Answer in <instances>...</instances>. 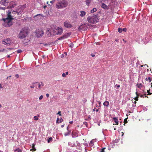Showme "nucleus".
I'll return each mask as SVG.
<instances>
[{"label":"nucleus","mask_w":152,"mask_h":152,"mask_svg":"<svg viewBox=\"0 0 152 152\" xmlns=\"http://www.w3.org/2000/svg\"><path fill=\"white\" fill-rule=\"evenodd\" d=\"M13 12H9L7 15V17L6 18H3L2 20L4 21L3 25L6 27H9L12 24V20L13 19Z\"/></svg>","instance_id":"obj_1"},{"label":"nucleus","mask_w":152,"mask_h":152,"mask_svg":"<svg viewBox=\"0 0 152 152\" xmlns=\"http://www.w3.org/2000/svg\"><path fill=\"white\" fill-rule=\"evenodd\" d=\"M87 20L90 23L95 24L99 21L97 15L89 16L87 18Z\"/></svg>","instance_id":"obj_2"},{"label":"nucleus","mask_w":152,"mask_h":152,"mask_svg":"<svg viewBox=\"0 0 152 152\" xmlns=\"http://www.w3.org/2000/svg\"><path fill=\"white\" fill-rule=\"evenodd\" d=\"M68 4V3L67 1L63 0L57 3L56 7L58 9H62L66 7Z\"/></svg>","instance_id":"obj_3"},{"label":"nucleus","mask_w":152,"mask_h":152,"mask_svg":"<svg viewBox=\"0 0 152 152\" xmlns=\"http://www.w3.org/2000/svg\"><path fill=\"white\" fill-rule=\"evenodd\" d=\"M28 34V32L22 29L19 34L18 37L20 39H23Z\"/></svg>","instance_id":"obj_4"},{"label":"nucleus","mask_w":152,"mask_h":152,"mask_svg":"<svg viewBox=\"0 0 152 152\" xmlns=\"http://www.w3.org/2000/svg\"><path fill=\"white\" fill-rule=\"evenodd\" d=\"M36 35L38 37H40L43 36L44 34V31L43 30L38 29L35 31Z\"/></svg>","instance_id":"obj_5"},{"label":"nucleus","mask_w":152,"mask_h":152,"mask_svg":"<svg viewBox=\"0 0 152 152\" xmlns=\"http://www.w3.org/2000/svg\"><path fill=\"white\" fill-rule=\"evenodd\" d=\"M57 32L55 33L54 32L53 33V34L56 35H58V34H61L63 31V29L62 27H58L56 29Z\"/></svg>","instance_id":"obj_6"},{"label":"nucleus","mask_w":152,"mask_h":152,"mask_svg":"<svg viewBox=\"0 0 152 152\" xmlns=\"http://www.w3.org/2000/svg\"><path fill=\"white\" fill-rule=\"evenodd\" d=\"M11 43V41L9 38L5 39L2 41V44L6 45H9Z\"/></svg>","instance_id":"obj_7"},{"label":"nucleus","mask_w":152,"mask_h":152,"mask_svg":"<svg viewBox=\"0 0 152 152\" xmlns=\"http://www.w3.org/2000/svg\"><path fill=\"white\" fill-rule=\"evenodd\" d=\"M33 84H35V86L36 87H37V85H38V87L39 88H42L44 85L43 83L42 82H41L39 83L38 82L34 83Z\"/></svg>","instance_id":"obj_8"},{"label":"nucleus","mask_w":152,"mask_h":152,"mask_svg":"<svg viewBox=\"0 0 152 152\" xmlns=\"http://www.w3.org/2000/svg\"><path fill=\"white\" fill-rule=\"evenodd\" d=\"M9 3L8 0H1L0 1V4L3 5L7 6Z\"/></svg>","instance_id":"obj_9"},{"label":"nucleus","mask_w":152,"mask_h":152,"mask_svg":"<svg viewBox=\"0 0 152 152\" xmlns=\"http://www.w3.org/2000/svg\"><path fill=\"white\" fill-rule=\"evenodd\" d=\"M64 25L65 27L67 28H70L72 27V25L70 24V23L67 21L64 22Z\"/></svg>","instance_id":"obj_10"},{"label":"nucleus","mask_w":152,"mask_h":152,"mask_svg":"<svg viewBox=\"0 0 152 152\" xmlns=\"http://www.w3.org/2000/svg\"><path fill=\"white\" fill-rule=\"evenodd\" d=\"M15 5L16 4L15 2L13 1H11L10 2L9 6L7 7V8H13Z\"/></svg>","instance_id":"obj_11"},{"label":"nucleus","mask_w":152,"mask_h":152,"mask_svg":"<svg viewBox=\"0 0 152 152\" xmlns=\"http://www.w3.org/2000/svg\"><path fill=\"white\" fill-rule=\"evenodd\" d=\"M43 16L41 14H39L35 15L34 17V18L35 20H38L42 19V17Z\"/></svg>","instance_id":"obj_12"},{"label":"nucleus","mask_w":152,"mask_h":152,"mask_svg":"<svg viewBox=\"0 0 152 152\" xmlns=\"http://www.w3.org/2000/svg\"><path fill=\"white\" fill-rule=\"evenodd\" d=\"M23 7H20V8L18 10L16 11H14V12L16 13L18 15H19L20 14H21V12H22L23 10Z\"/></svg>","instance_id":"obj_13"},{"label":"nucleus","mask_w":152,"mask_h":152,"mask_svg":"<svg viewBox=\"0 0 152 152\" xmlns=\"http://www.w3.org/2000/svg\"><path fill=\"white\" fill-rule=\"evenodd\" d=\"M113 119L115 123V124H113V125H118V117H114L113 118Z\"/></svg>","instance_id":"obj_14"},{"label":"nucleus","mask_w":152,"mask_h":152,"mask_svg":"<svg viewBox=\"0 0 152 152\" xmlns=\"http://www.w3.org/2000/svg\"><path fill=\"white\" fill-rule=\"evenodd\" d=\"M136 94L137 96L134 98V100L136 101H137L138 100V98L139 95L137 92H136Z\"/></svg>","instance_id":"obj_15"},{"label":"nucleus","mask_w":152,"mask_h":152,"mask_svg":"<svg viewBox=\"0 0 152 152\" xmlns=\"http://www.w3.org/2000/svg\"><path fill=\"white\" fill-rule=\"evenodd\" d=\"M63 121V120L61 118H58L56 120V123H61Z\"/></svg>","instance_id":"obj_16"},{"label":"nucleus","mask_w":152,"mask_h":152,"mask_svg":"<svg viewBox=\"0 0 152 152\" xmlns=\"http://www.w3.org/2000/svg\"><path fill=\"white\" fill-rule=\"evenodd\" d=\"M101 7L102 8L106 9H107V6L104 3H102V4Z\"/></svg>","instance_id":"obj_17"},{"label":"nucleus","mask_w":152,"mask_h":152,"mask_svg":"<svg viewBox=\"0 0 152 152\" xmlns=\"http://www.w3.org/2000/svg\"><path fill=\"white\" fill-rule=\"evenodd\" d=\"M109 102L106 101L104 102L103 104L104 106H106L108 107L109 105Z\"/></svg>","instance_id":"obj_18"},{"label":"nucleus","mask_w":152,"mask_h":152,"mask_svg":"<svg viewBox=\"0 0 152 152\" xmlns=\"http://www.w3.org/2000/svg\"><path fill=\"white\" fill-rule=\"evenodd\" d=\"M67 35H65L59 38L58 39L59 40H61V39H64L65 38H66L67 37Z\"/></svg>","instance_id":"obj_19"},{"label":"nucleus","mask_w":152,"mask_h":152,"mask_svg":"<svg viewBox=\"0 0 152 152\" xmlns=\"http://www.w3.org/2000/svg\"><path fill=\"white\" fill-rule=\"evenodd\" d=\"M80 15L81 17L84 16L86 14V12L83 11H80Z\"/></svg>","instance_id":"obj_20"},{"label":"nucleus","mask_w":152,"mask_h":152,"mask_svg":"<svg viewBox=\"0 0 152 152\" xmlns=\"http://www.w3.org/2000/svg\"><path fill=\"white\" fill-rule=\"evenodd\" d=\"M145 80L146 81L149 80V82L150 83L152 80V78L151 77H146L145 78Z\"/></svg>","instance_id":"obj_21"},{"label":"nucleus","mask_w":152,"mask_h":152,"mask_svg":"<svg viewBox=\"0 0 152 152\" xmlns=\"http://www.w3.org/2000/svg\"><path fill=\"white\" fill-rule=\"evenodd\" d=\"M35 144L34 143H33L32 146V149H31L30 150L31 151L33 150L34 151H36V149L35 148Z\"/></svg>","instance_id":"obj_22"},{"label":"nucleus","mask_w":152,"mask_h":152,"mask_svg":"<svg viewBox=\"0 0 152 152\" xmlns=\"http://www.w3.org/2000/svg\"><path fill=\"white\" fill-rule=\"evenodd\" d=\"M91 1V0H86V2L87 5H89Z\"/></svg>","instance_id":"obj_23"},{"label":"nucleus","mask_w":152,"mask_h":152,"mask_svg":"<svg viewBox=\"0 0 152 152\" xmlns=\"http://www.w3.org/2000/svg\"><path fill=\"white\" fill-rule=\"evenodd\" d=\"M39 117V115H37V116H35L34 117V120L37 121L38 120V117Z\"/></svg>","instance_id":"obj_24"},{"label":"nucleus","mask_w":152,"mask_h":152,"mask_svg":"<svg viewBox=\"0 0 152 152\" xmlns=\"http://www.w3.org/2000/svg\"><path fill=\"white\" fill-rule=\"evenodd\" d=\"M97 9L96 8H94L91 10V13H93L94 12H96Z\"/></svg>","instance_id":"obj_25"},{"label":"nucleus","mask_w":152,"mask_h":152,"mask_svg":"<svg viewBox=\"0 0 152 152\" xmlns=\"http://www.w3.org/2000/svg\"><path fill=\"white\" fill-rule=\"evenodd\" d=\"M93 140H92L90 142L89 144V145L90 146H92L94 144H93Z\"/></svg>","instance_id":"obj_26"},{"label":"nucleus","mask_w":152,"mask_h":152,"mask_svg":"<svg viewBox=\"0 0 152 152\" xmlns=\"http://www.w3.org/2000/svg\"><path fill=\"white\" fill-rule=\"evenodd\" d=\"M21 150L19 148H18L15 150L14 152H21Z\"/></svg>","instance_id":"obj_27"},{"label":"nucleus","mask_w":152,"mask_h":152,"mask_svg":"<svg viewBox=\"0 0 152 152\" xmlns=\"http://www.w3.org/2000/svg\"><path fill=\"white\" fill-rule=\"evenodd\" d=\"M52 140V138L51 137H50L48 139V143L50 142Z\"/></svg>","instance_id":"obj_28"},{"label":"nucleus","mask_w":152,"mask_h":152,"mask_svg":"<svg viewBox=\"0 0 152 152\" xmlns=\"http://www.w3.org/2000/svg\"><path fill=\"white\" fill-rule=\"evenodd\" d=\"M137 87L138 88H140L142 87V85L141 83L138 84H137Z\"/></svg>","instance_id":"obj_29"},{"label":"nucleus","mask_w":152,"mask_h":152,"mask_svg":"<svg viewBox=\"0 0 152 152\" xmlns=\"http://www.w3.org/2000/svg\"><path fill=\"white\" fill-rule=\"evenodd\" d=\"M118 31L120 33H121L122 32V29L120 28H118Z\"/></svg>","instance_id":"obj_30"},{"label":"nucleus","mask_w":152,"mask_h":152,"mask_svg":"<svg viewBox=\"0 0 152 152\" xmlns=\"http://www.w3.org/2000/svg\"><path fill=\"white\" fill-rule=\"evenodd\" d=\"M144 96H145V97H147V98H148V97L147 96H146V94H144V95H140V96L141 97L144 98Z\"/></svg>","instance_id":"obj_31"},{"label":"nucleus","mask_w":152,"mask_h":152,"mask_svg":"<svg viewBox=\"0 0 152 152\" xmlns=\"http://www.w3.org/2000/svg\"><path fill=\"white\" fill-rule=\"evenodd\" d=\"M16 52L18 53H20L22 52V50L20 49L16 51Z\"/></svg>","instance_id":"obj_32"},{"label":"nucleus","mask_w":152,"mask_h":152,"mask_svg":"<svg viewBox=\"0 0 152 152\" xmlns=\"http://www.w3.org/2000/svg\"><path fill=\"white\" fill-rule=\"evenodd\" d=\"M70 132H66V133H65L64 134V135H65V136H67V135H69V134H70Z\"/></svg>","instance_id":"obj_33"},{"label":"nucleus","mask_w":152,"mask_h":152,"mask_svg":"<svg viewBox=\"0 0 152 152\" xmlns=\"http://www.w3.org/2000/svg\"><path fill=\"white\" fill-rule=\"evenodd\" d=\"M128 119V118H126L124 121V124H126L127 123V119Z\"/></svg>","instance_id":"obj_34"},{"label":"nucleus","mask_w":152,"mask_h":152,"mask_svg":"<svg viewBox=\"0 0 152 152\" xmlns=\"http://www.w3.org/2000/svg\"><path fill=\"white\" fill-rule=\"evenodd\" d=\"M33 83H32L33 85H32V86H30V87L31 88H34V87H35V85H34L35 84H33Z\"/></svg>","instance_id":"obj_35"},{"label":"nucleus","mask_w":152,"mask_h":152,"mask_svg":"<svg viewBox=\"0 0 152 152\" xmlns=\"http://www.w3.org/2000/svg\"><path fill=\"white\" fill-rule=\"evenodd\" d=\"M57 115H59L60 116H61V111H59L58 112V113L57 114Z\"/></svg>","instance_id":"obj_36"},{"label":"nucleus","mask_w":152,"mask_h":152,"mask_svg":"<svg viewBox=\"0 0 152 152\" xmlns=\"http://www.w3.org/2000/svg\"><path fill=\"white\" fill-rule=\"evenodd\" d=\"M105 149V148H104L102 149L100 152H104V150Z\"/></svg>","instance_id":"obj_37"},{"label":"nucleus","mask_w":152,"mask_h":152,"mask_svg":"<svg viewBox=\"0 0 152 152\" xmlns=\"http://www.w3.org/2000/svg\"><path fill=\"white\" fill-rule=\"evenodd\" d=\"M127 31V29L126 28H124L122 29V31L126 32Z\"/></svg>","instance_id":"obj_38"},{"label":"nucleus","mask_w":152,"mask_h":152,"mask_svg":"<svg viewBox=\"0 0 152 152\" xmlns=\"http://www.w3.org/2000/svg\"><path fill=\"white\" fill-rule=\"evenodd\" d=\"M62 76L63 77H66V75L65 73H63L62 74Z\"/></svg>","instance_id":"obj_39"},{"label":"nucleus","mask_w":152,"mask_h":152,"mask_svg":"<svg viewBox=\"0 0 152 152\" xmlns=\"http://www.w3.org/2000/svg\"><path fill=\"white\" fill-rule=\"evenodd\" d=\"M43 98V96L42 95H41L39 98V99L41 100Z\"/></svg>","instance_id":"obj_40"},{"label":"nucleus","mask_w":152,"mask_h":152,"mask_svg":"<svg viewBox=\"0 0 152 152\" xmlns=\"http://www.w3.org/2000/svg\"><path fill=\"white\" fill-rule=\"evenodd\" d=\"M96 109V108H94L93 109V111H96V112H98L99 110L98 109H96V110H95Z\"/></svg>","instance_id":"obj_41"},{"label":"nucleus","mask_w":152,"mask_h":152,"mask_svg":"<svg viewBox=\"0 0 152 152\" xmlns=\"http://www.w3.org/2000/svg\"><path fill=\"white\" fill-rule=\"evenodd\" d=\"M15 77L17 78H18L19 77V75H18V74H16L15 75Z\"/></svg>","instance_id":"obj_42"},{"label":"nucleus","mask_w":152,"mask_h":152,"mask_svg":"<svg viewBox=\"0 0 152 152\" xmlns=\"http://www.w3.org/2000/svg\"><path fill=\"white\" fill-rule=\"evenodd\" d=\"M134 104H135V106L134 105L133 106L134 107L135 106H136V104L137 102H136V101L134 100Z\"/></svg>","instance_id":"obj_43"},{"label":"nucleus","mask_w":152,"mask_h":152,"mask_svg":"<svg viewBox=\"0 0 152 152\" xmlns=\"http://www.w3.org/2000/svg\"><path fill=\"white\" fill-rule=\"evenodd\" d=\"M46 96L47 97H48L49 96V94H47Z\"/></svg>","instance_id":"obj_44"},{"label":"nucleus","mask_w":152,"mask_h":152,"mask_svg":"<svg viewBox=\"0 0 152 152\" xmlns=\"http://www.w3.org/2000/svg\"><path fill=\"white\" fill-rule=\"evenodd\" d=\"M118 40H119V39H115V41L118 42Z\"/></svg>","instance_id":"obj_45"},{"label":"nucleus","mask_w":152,"mask_h":152,"mask_svg":"<svg viewBox=\"0 0 152 152\" xmlns=\"http://www.w3.org/2000/svg\"><path fill=\"white\" fill-rule=\"evenodd\" d=\"M152 94V93H150V92H149V93H148V94H147V95H151V94Z\"/></svg>","instance_id":"obj_46"},{"label":"nucleus","mask_w":152,"mask_h":152,"mask_svg":"<svg viewBox=\"0 0 152 152\" xmlns=\"http://www.w3.org/2000/svg\"><path fill=\"white\" fill-rule=\"evenodd\" d=\"M116 86H117V88H119L120 87V86L119 85H116Z\"/></svg>","instance_id":"obj_47"},{"label":"nucleus","mask_w":152,"mask_h":152,"mask_svg":"<svg viewBox=\"0 0 152 152\" xmlns=\"http://www.w3.org/2000/svg\"><path fill=\"white\" fill-rule=\"evenodd\" d=\"M50 31V29L49 28H48V29H47V31L46 32L47 33H48V32H49V31Z\"/></svg>","instance_id":"obj_48"},{"label":"nucleus","mask_w":152,"mask_h":152,"mask_svg":"<svg viewBox=\"0 0 152 152\" xmlns=\"http://www.w3.org/2000/svg\"><path fill=\"white\" fill-rule=\"evenodd\" d=\"M11 77V75H10V76H9V77H7V79H8V78H10Z\"/></svg>","instance_id":"obj_49"},{"label":"nucleus","mask_w":152,"mask_h":152,"mask_svg":"<svg viewBox=\"0 0 152 152\" xmlns=\"http://www.w3.org/2000/svg\"><path fill=\"white\" fill-rule=\"evenodd\" d=\"M91 56H92V57H94V56H95V55H94V54H91Z\"/></svg>","instance_id":"obj_50"},{"label":"nucleus","mask_w":152,"mask_h":152,"mask_svg":"<svg viewBox=\"0 0 152 152\" xmlns=\"http://www.w3.org/2000/svg\"><path fill=\"white\" fill-rule=\"evenodd\" d=\"M73 123V121H70L69 122V123L70 124H72Z\"/></svg>","instance_id":"obj_51"},{"label":"nucleus","mask_w":152,"mask_h":152,"mask_svg":"<svg viewBox=\"0 0 152 152\" xmlns=\"http://www.w3.org/2000/svg\"><path fill=\"white\" fill-rule=\"evenodd\" d=\"M64 124L63 125H61V127L63 128L64 126Z\"/></svg>","instance_id":"obj_52"},{"label":"nucleus","mask_w":152,"mask_h":152,"mask_svg":"<svg viewBox=\"0 0 152 152\" xmlns=\"http://www.w3.org/2000/svg\"><path fill=\"white\" fill-rule=\"evenodd\" d=\"M50 34H49V33L48 34V35H51V34H52V33H51V32H50Z\"/></svg>","instance_id":"obj_53"},{"label":"nucleus","mask_w":152,"mask_h":152,"mask_svg":"<svg viewBox=\"0 0 152 152\" xmlns=\"http://www.w3.org/2000/svg\"><path fill=\"white\" fill-rule=\"evenodd\" d=\"M98 102L99 103V104H101V102H100L98 101Z\"/></svg>","instance_id":"obj_54"},{"label":"nucleus","mask_w":152,"mask_h":152,"mask_svg":"<svg viewBox=\"0 0 152 152\" xmlns=\"http://www.w3.org/2000/svg\"><path fill=\"white\" fill-rule=\"evenodd\" d=\"M55 0H53L52 1H50V3H52Z\"/></svg>","instance_id":"obj_55"},{"label":"nucleus","mask_w":152,"mask_h":152,"mask_svg":"<svg viewBox=\"0 0 152 152\" xmlns=\"http://www.w3.org/2000/svg\"><path fill=\"white\" fill-rule=\"evenodd\" d=\"M123 41L125 42H126V41L124 39H123Z\"/></svg>","instance_id":"obj_56"},{"label":"nucleus","mask_w":152,"mask_h":152,"mask_svg":"<svg viewBox=\"0 0 152 152\" xmlns=\"http://www.w3.org/2000/svg\"><path fill=\"white\" fill-rule=\"evenodd\" d=\"M147 92L148 93H149V92H150V90H148L147 91Z\"/></svg>","instance_id":"obj_57"},{"label":"nucleus","mask_w":152,"mask_h":152,"mask_svg":"<svg viewBox=\"0 0 152 152\" xmlns=\"http://www.w3.org/2000/svg\"><path fill=\"white\" fill-rule=\"evenodd\" d=\"M68 74V72H66V75H67Z\"/></svg>","instance_id":"obj_58"},{"label":"nucleus","mask_w":152,"mask_h":152,"mask_svg":"<svg viewBox=\"0 0 152 152\" xmlns=\"http://www.w3.org/2000/svg\"><path fill=\"white\" fill-rule=\"evenodd\" d=\"M1 9H2L4 10L5 9V8H2V7L1 8Z\"/></svg>","instance_id":"obj_59"},{"label":"nucleus","mask_w":152,"mask_h":152,"mask_svg":"<svg viewBox=\"0 0 152 152\" xmlns=\"http://www.w3.org/2000/svg\"><path fill=\"white\" fill-rule=\"evenodd\" d=\"M7 56L9 58L10 57V55H8Z\"/></svg>","instance_id":"obj_60"},{"label":"nucleus","mask_w":152,"mask_h":152,"mask_svg":"<svg viewBox=\"0 0 152 152\" xmlns=\"http://www.w3.org/2000/svg\"><path fill=\"white\" fill-rule=\"evenodd\" d=\"M0 88H2V87L1 86V85L0 84Z\"/></svg>","instance_id":"obj_61"},{"label":"nucleus","mask_w":152,"mask_h":152,"mask_svg":"<svg viewBox=\"0 0 152 152\" xmlns=\"http://www.w3.org/2000/svg\"><path fill=\"white\" fill-rule=\"evenodd\" d=\"M1 105L0 104V108H1Z\"/></svg>","instance_id":"obj_62"},{"label":"nucleus","mask_w":152,"mask_h":152,"mask_svg":"<svg viewBox=\"0 0 152 152\" xmlns=\"http://www.w3.org/2000/svg\"><path fill=\"white\" fill-rule=\"evenodd\" d=\"M85 152H87V151L85 149Z\"/></svg>","instance_id":"obj_63"},{"label":"nucleus","mask_w":152,"mask_h":152,"mask_svg":"<svg viewBox=\"0 0 152 152\" xmlns=\"http://www.w3.org/2000/svg\"><path fill=\"white\" fill-rule=\"evenodd\" d=\"M151 87L152 88V83H151Z\"/></svg>","instance_id":"obj_64"}]
</instances>
